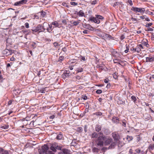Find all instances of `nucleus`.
Returning a JSON list of instances; mask_svg holds the SVG:
<instances>
[{
    "instance_id": "nucleus-45",
    "label": "nucleus",
    "mask_w": 154,
    "mask_h": 154,
    "mask_svg": "<svg viewBox=\"0 0 154 154\" xmlns=\"http://www.w3.org/2000/svg\"><path fill=\"white\" fill-rule=\"evenodd\" d=\"M122 125L125 127L126 126V122H125V121L124 120L122 121Z\"/></svg>"
},
{
    "instance_id": "nucleus-4",
    "label": "nucleus",
    "mask_w": 154,
    "mask_h": 154,
    "mask_svg": "<svg viewBox=\"0 0 154 154\" xmlns=\"http://www.w3.org/2000/svg\"><path fill=\"white\" fill-rule=\"evenodd\" d=\"M131 10L136 13L139 12L142 13H144L145 11L144 8H138L134 7H132Z\"/></svg>"
},
{
    "instance_id": "nucleus-36",
    "label": "nucleus",
    "mask_w": 154,
    "mask_h": 154,
    "mask_svg": "<svg viewBox=\"0 0 154 154\" xmlns=\"http://www.w3.org/2000/svg\"><path fill=\"white\" fill-rule=\"evenodd\" d=\"M100 149H98V148H97L96 147H94L93 149V152H98V150H99Z\"/></svg>"
},
{
    "instance_id": "nucleus-16",
    "label": "nucleus",
    "mask_w": 154,
    "mask_h": 154,
    "mask_svg": "<svg viewBox=\"0 0 154 154\" xmlns=\"http://www.w3.org/2000/svg\"><path fill=\"white\" fill-rule=\"evenodd\" d=\"M50 149L54 152H56V144H53L50 147Z\"/></svg>"
},
{
    "instance_id": "nucleus-21",
    "label": "nucleus",
    "mask_w": 154,
    "mask_h": 154,
    "mask_svg": "<svg viewBox=\"0 0 154 154\" xmlns=\"http://www.w3.org/2000/svg\"><path fill=\"white\" fill-rule=\"evenodd\" d=\"M62 150L64 154H68L70 153H69V151L67 149H63Z\"/></svg>"
},
{
    "instance_id": "nucleus-60",
    "label": "nucleus",
    "mask_w": 154,
    "mask_h": 154,
    "mask_svg": "<svg viewBox=\"0 0 154 154\" xmlns=\"http://www.w3.org/2000/svg\"><path fill=\"white\" fill-rule=\"evenodd\" d=\"M32 30L33 31V33H34V32H37L38 31L36 30V28L35 29H32Z\"/></svg>"
},
{
    "instance_id": "nucleus-30",
    "label": "nucleus",
    "mask_w": 154,
    "mask_h": 154,
    "mask_svg": "<svg viewBox=\"0 0 154 154\" xmlns=\"http://www.w3.org/2000/svg\"><path fill=\"white\" fill-rule=\"evenodd\" d=\"M38 152H39V154H44V153L42 148L41 149H38Z\"/></svg>"
},
{
    "instance_id": "nucleus-48",
    "label": "nucleus",
    "mask_w": 154,
    "mask_h": 154,
    "mask_svg": "<svg viewBox=\"0 0 154 154\" xmlns=\"http://www.w3.org/2000/svg\"><path fill=\"white\" fill-rule=\"evenodd\" d=\"M82 98L84 100H86L87 99V97L86 95L83 96Z\"/></svg>"
},
{
    "instance_id": "nucleus-9",
    "label": "nucleus",
    "mask_w": 154,
    "mask_h": 154,
    "mask_svg": "<svg viewBox=\"0 0 154 154\" xmlns=\"http://www.w3.org/2000/svg\"><path fill=\"white\" fill-rule=\"evenodd\" d=\"M43 151L44 152L45 154H47L49 149V147L46 144H45L42 146L41 147Z\"/></svg>"
},
{
    "instance_id": "nucleus-24",
    "label": "nucleus",
    "mask_w": 154,
    "mask_h": 154,
    "mask_svg": "<svg viewBox=\"0 0 154 154\" xmlns=\"http://www.w3.org/2000/svg\"><path fill=\"white\" fill-rule=\"evenodd\" d=\"M146 42L143 41L142 42V44L145 45L146 47H149V45L148 43V41L147 40H146Z\"/></svg>"
},
{
    "instance_id": "nucleus-6",
    "label": "nucleus",
    "mask_w": 154,
    "mask_h": 154,
    "mask_svg": "<svg viewBox=\"0 0 154 154\" xmlns=\"http://www.w3.org/2000/svg\"><path fill=\"white\" fill-rule=\"evenodd\" d=\"M45 26H48V27H47V28L46 29L47 30L48 32L51 33L52 30L53 29L54 27H53V28H52V24L51 23L49 24H48V23L47 22H45L43 24Z\"/></svg>"
},
{
    "instance_id": "nucleus-31",
    "label": "nucleus",
    "mask_w": 154,
    "mask_h": 154,
    "mask_svg": "<svg viewBox=\"0 0 154 154\" xmlns=\"http://www.w3.org/2000/svg\"><path fill=\"white\" fill-rule=\"evenodd\" d=\"M79 23V22L77 21L73 22L72 24H73L74 26H76L78 25Z\"/></svg>"
},
{
    "instance_id": "nucleus-7",
    "label": "nucleus",
    "mask_w": 154,
    "mask_h": 154,
    "mask_svg": "<svg viewBox=\"0 0 154 154\" xmlns=\"http://www.w3.org/2000/svg\"><path fill=\"white\" fill-rule=\"evenodd\" d=\"M71 74L69 70H66L64 71V73L62 75V77L63 79H65L66 78L68 77Z\"/></svg>"
},
{
    "instance_id": "nucleus-44",
    "label": "nucleus",
    "mask_w": 154,
    "mask_h": 154,
    "mask_svg": "<svg viewBox=\"0 0 154 154\" xmlns=\"http://www.w3.org/2000/svg\"><path fill=\"white\" fill-rule=\"evenodd\" d=\"M128 3L130 5L132 6L133 5V3L131 0H128Z\"/></svg>"
},
{
    "instance_id": "nucleus-47",
    "label": "nucleus",
    "mask_w": 154,
    "mask_h": 154,
    "mask_svg": "<svg viewBox=\"0 0 154 154\" xmlns=\"http://www.w3.org/2000/svg\"><path fill=\"white\" fill-rule=\"evenodd\" d=\"M131 20H132V22H134L137 20L136 18H134L133 17H132L131 18Z\"/></svg>"
},
{
    "instance_id": "nucleus-51",
    "label": "nucleus",
    "mask_w": 154,
    "mask_h": 154,
    "mask_svg": "<svg viewBox=\"0 0 154 154\" xmlns=\"http://www.w3.org/2000/svg\"><path fill=\"white\" fill-rule=\"evenodd\" d=\"M146 15H144V16H140V18L141 19H145L146 18Z\"/></svg>"
},
{
    "instance_id": "nucleus-53",
    "label": "nucleus",
    "mask_w": 154,
    "mask_h": 154,
    "mask_svg": "<svg viewBox=\"0 0 154 154\" xmlns=\"http://www.w3.org/2000/svg\"><path fill=\"white\" fill-rule=\"evenodd\" d=\"M109 81V80L108 79H106L104 80V82L106 83H108Z\"/></svg>"
},
{
    "instance_id": "nucleus-22",
    "label": "nucleus",
    "mask_w": 154,
    "mask_h": 154,
    "mask_svg": "<svg viewBox=\"0 0 154 154\" xmlns=\"http://www.w3.org/2000/svg\"><path fill=\"white\" fill-rule=\"evenodd\" d=\"M51 24L52 25H54V26H55V27H59V24L56 21L52 22L51 23Z\"/></svg>"
},
{
    "instance_id": "nucleus-63",
    "label": "nucleus",
    "mask_w": 154,
    "mask_h": 154,
    "mask_svg": "<svg viewBox=\"0 0 154 154\" xmlns=\"http://www.w3.org/2000/svg\"><path fill=\"white\" fill-rule=\"evenodd\" d=\"M138 46L140 47V48H141V49H143V45L141 44H140L138 45Z\"/></svg>"
},
{
    "instance_id": "nucleus-64",
    "label": "nucleus",
    "mask_w": 154,
    "mask_h": 154,
    "mask_svg": "<svg viewBox=\"0 0 154 154\" xmlns=\"http://www.w3.org/2000/svg\"><path fill=\"white\" fill-rule=\"evenodd\" d=\"M111 86V84L110 83H108L106 86V87L109 88Z\"/></svg>"
},
{
    "instance_id": "nucleus-13",
    "label": "nucleus",
    "mask_w": 154,
    "mask_h": 154,
    "mask_svg": "<svg viewBox=\"0 0 154 154\" xmlns=\"http://www.w3.org/2000/svg\"><path fill=\"white\" fill-rule=\"evenodd\" d=\"M77 15L79 17H85L84 13L83 12L82 10H80L77 13Z\"/></svg>"
},
{
    "instance_id": "nucleus-26",
    "label": "nucleus",
    "mask_w": 154,
    "mask_h": 154,
    "mask_svg": "<svg viewBox=\"0 0 154 154\" xmlns=\"http://www.w3.org/2000/svg\"><path fill=\"white\" fill-rule=\"evenodd\" d=\"M76 130L78 132H81L83 131V129L82 127H79L77 128Z\"/></svg>"
},
{
    "instance_id": "nucleus-49",
    "label": "nucleus",
    "mask_w": 154,
    "mask_h": 154,
    "mask_svg": "<svg viewBox=\"0 0 154 154\" xmlns=\"http://www.w3.org/2000/svg\"><path fill=\"white\" fill-rule=\"evenodd\" d=\"M25 25L26 27L27 28H29V24L28 23H26L25 24Z\"/></svg>"
},
{
    "instance_id": "nucleus-17",
    "label": "nucleus",
    "mask_w": 154,
    "mask_h": 154,
    "mask_svg": "<svg viewBox=\"0 0 154 154\" xmlns=\"http://www.w3.org/2000/svg\"><path fill=\"white\" fill-rule=\"evenodd\" d=\"M148 149L149 151L151 152L152 150H153L154 149V144H150L148 147Z\"/></svg>"
},
{
    "instance_id": "nucleus-34",
    "label": "nucleus",
    "mask_w": 154,
    "mask_h": 154,
    "mask_svg": "<svg viewBox=\"0 0 154 154\" xmlns=\"http://www.w3.org/2000/svg\"><path fill=\"white\" fill-rule=\"evenodd\" d=\"M64 59V57L62 56H61L59 57L58 59V61L61 62L63 61Z\"/></svg>"
},
{
    "instance_id": "nucleus-52",
    "label": "nucleus",
    "mask_w": 154,
    "mask_h": 154,
    "mask_svg": "<svg viewBox=\"0 0 154 154\" xmlns=\"http://www.w3.org/2000/svg\"><path fill=\"white\" fill-rule=\"evenodd\" d=\"M89 31L87 30H85L83 31V32L84 34H88Z\"/></svg>"
},
{
    "instance_id": "nucleus-28",
    "label": "nucleus",
    "mask_w": 154,
    "mask_h": 154,
    "mask_svg": "<svg viewBox=\"0 0 154 154\" xmlns=\"http://www.w3.org/2000/svg\"><path fill=\"white\" fill-rule=\"evenodd\" d=\"M102 113L100 112H96L95 113H94L93 114V115H96L97 116H100L102 115Z\"/></svg>"
},
{
    "instance_id": "nucleus-39",
    "label": "nucleus",
    "mask_w": 154,
    "mask_h": 154,
    "mask_svg": "<svg viewBox=\"0 0 154 154\" xmlns=\"http://www.w3.org/2000/svg\"><path fill=\"white\" fill-rule=\"evenodd\" d=\"M70 3L71 5H78V3L75 2H71Z\"/></svg>"
},
{
    "instance_id": "nucleus-2",
    "label": "nucleus",
    "mask_w": 154,
    "mask_h": 154,
    "mask_svg": "<svg viewBox=\"0 0 154 154\" xmlns=\"http://www.w3.org/2000/svg\"><path fill=\"white\" fill-rule=\"evenodd\" d=\"M95 17L90 16L89 17V20L91 22L99 24L100 23V19H103L104 17L100 15H95Z\"/></svg>"
},
{
    "instance_id": "nucleus-8",
    "label": "nucleus",
    "mask_w": 154,
    "mask_h": 154,
    "mask_svg": "<svg viewBox=\"0 0 154 154\" xmlns=\"http://www.w3.org/2000/svg\"><path fill=\"white\" fill-rule=\"evenodd\" d=\"M27 2V0H22L15 2L14 4V5L15 6H20L22 5L26 4Z\"/></svg>"
},
{
    "instance_id": "nucleus-61",
    "label": "nucleus",
    "mask_w": 154,
    "mask_h": 154,
    "mask_svg": "<svg viewBox=\"0 0 154 154\" xmlns=\"http://www.w3.org/2000/svg\"><path fill=\"white\" fill-rule=\"evenodd\" d=\"M84 130L85 132H86L87 131V127L86 125H85L84 128Z\"/></svg>"
},
{
    "instance_id": "nucleus-57",
    "label": "nucleus",
    "mask_w": 154,
    "mask_h": 154,
    "mask_svg": "<svg viewBox=\"0 0 154 154\" xmlns=\"http://www.w3.org/2000/svg\"><path fill=\"white\" fill-rule=\"evenodd\" d=\"M135 151L137 153H140V150L139 149H136Z\"/></svg>"
},
{
    "instance_id": "nucleus-43",
    "label": "nucleus",
    "mask_w": 154,
    "mask_h": 154,
    "mask_svg": "<svg viewBox=\"0 0 154 154\" xmlns=\"http://www.w3.org/2000/svg\"><path fill=\"white\" fill-rule=\"evenodd\" d=\"M97 3V0H94V1L91 2V3L92 5H94Z\"/></svg>"
},
{
    "instance_id": "nucleus-20",
    "label": "nucleus",
    "mask_w": 154,
    "mask_h": 154,
    "mask_svg": "<svg viewBox=\"0 0 154 154\" xmlns=\"http://www.w3.org/2000/svg\"><path fill=\"white\" fill-rule=\"evenodd\" d=\"M63 138V135L60 134L57 135L56 137L57 139L58 140H61Z\"/></svg>"
},
{
    "instance_id": "nucleus-41",
    "label": "nucleus",
    "mask_w": 154,
    "mask_h": 154,
    "mask_svg": "<svg viewBox=\"0 0 154 154\" xmlns=\"http://www.w3.org/2000/svg\"><path fill=\"white\" fill-rule=\"evenodd\" d=\"M102 92V91L100 89H98L96 91V93L97 94H100Z\"/></svg>"
},
{
    "instance_id": "nucleus-54",
    "label": "nucleus",
    "mask_w": 154,
    "mask_h": 154,
    "mask_svg": "<svg viewBox=\"0 0 154 154\" xmlns=\"http://www.w3.org/2000/svg\"><path fill=\"white\" fill-rule=\"evenodd\" d=\"M80 58L82 60H83V61H85V57H84L81 56Z\"/></svg>"
},
{
    "instance_id": "nucleus-12",
    "label": "nucleus",
    "mask_w": 154,
    "mask_h": 154,
    "mask_svg": "<svg viewBox=\"0 0 154 154\" xmlns=\"http://www.w3.org/2000/svg\"><path fill=\"white\" fill-rule=\"evenodd\" d=\"M112 121L113 122L117 124L119 122V119L117 117H113L112 118Z\"/></svg>"
},
{
    "instance_id": "nucleus-62",
    "label": "nucleus",
    "mask_w": 154,
    "mask_h": 154,
    "mask_svg": "<svg viewBox=\"0 0 154 154\" xmlns=\"http://www.w3.org/2000/svg\"><path fill=\"white\" fill-rule=\"evenodd\" d=\"M34 17L36 19H39V17L38 16L36 15H34Z\"/></svg>"
},
{
    "instance_id": "nucleus-15",
    "label": "nucleus",
    "mask_w": 154,
    "mask_h": 154,
    "mask_svg": "<svg viewBox=\"0 0 154 154\" xmlns=\"http://www.w3.org/2000/svg\"><path fill=\"white\" fill-rule=\"evenodd\" d=\"M146 62H152L154 61V57H146Z\"/></svg>"
},
{
    "instance_id": "nucleus-19",
    "label": "nucleus",
    "mask_w": 154,
    "mask_h": 154,
    "mask_svg": "<svg viewBox=\"0 0 154 154\" xmlns=\"http://www.w3.org/2000/svg\"><path fill=\"white\" fill-rule=\"evenodd\" d=\"M9 126L8 125H0V128L3 129H6L8 128Z\"/></svg>"
},
{
    "instance_id": "nucleus-58",
    "label": "nucleus",
    "mask_w": 154,
    "mask_h": 154,
    "mask_svg": "<svg viewBox=\"0 0 154 154\" xmlns=\"http://www.w3.org/2000/svg\"><path fill=\"white\" fill-rule=\"evenodd\" d=\"M148 12H147V13L148 14H149V15H154V14H153V12H149V11H148Z\"/></svg>"
},
{
    "instance_id": "nucleus-35",
    "label": "nucleus",
    "mask_w": 154,
    "mask_h": 154,
    "mask_svg": "<svg viewBox=\"0 0 154 154\" xmlns=\"http://www.w3.org/2000/svg\"><path fill=\"white\" fill-rule=\"evenodd\" d=\"M131 99L132 100H133L134 101V102H135L137 100L136 97L134 96H132L131 97Z\"/></svg>"
},
{
    "instance_id": "nucleus-46",
    "label": "nucleus",
    "mask_w": 154,
    "mask_h": 154,
    "mask_svg": "<svg viewBox=\"0 0 154 154\" xmlns=\"http://www.w3.org/2000/svg\"><path fill=\"white\" fill-rule=\"evenodd\" d=\"M28 30H22V32L23 33H26V32H27V33L26 35H26H27L28 34V33H29V32H28Z\"/></svg>"
},
{
    "instance_id": "nucleus-25",
    "label": "nucleus",
    "mask_w": 154,
    "mask_h": 154,
    "mask_svg": "<svg viewBox=\"0 0 154 154\" xmlns=\"http://www.w3.org/2000/svg\"><path fill=\"white\" fill-rule=\"evenodd\" d=\"M135 49L137 53H140L141 51V48L138 46V45L135 48Z\"/></svg>"
},
{
    "instance_id": "nucleus-37",
    "label": "nucleus",
    "mask_w": 154,
    "mask_h": 154,
    "mask_svg": "<svg viewBox=\"0 0 154 154\" xmlns=\"http://www.w3.org/2000/svg\"><path fill=\"white\" fill-rule=\"evenodd\" d=\"M62 147L56 144V149L58 150H61Z\"/></svg>"
},
{
    "instance_id": "nucleus-18",
    "label": "nucleus",
    "mask_w": 154,
    "mask_h": 154,
    "mask_svg": "<svg viewBox=\"0 0 154 154\" xmlns=\"http://www.w3.org/2000/svg\"><path fill=\"white\" fill-rule=\"evenodd\" d=\"M98 134L96 132H94L91 135V137L92 138H97L98 137Z\"/></svg>"
},
{
    "instance_id": "nucleus-59",
    "label": "nucleus",
    "mask_w": 154,
    "mask_h": 154,
    "mask_svg": "<svg viewBox=\"0 0 154 154\" xmlns=\"http://www.w3.org/2000/svg\"><path fill=\"white\" fill-rule=\"evenodd\" d=\"M54 45L55 47H56L58 45V44L57 43L55 42L54 43Z\"/></svg>"
},
{
    "instance_id": "nucleus-3",
    "label": "nucleus",
    "mask_w": 154,
    "mask_h": 154,
    "mask_svg": "<svg viewBox=\"0 0 154 154\" xmlns=\"http://www.w3.org/2000/svg\"><path fill=\"white\" fill-rule=\"evenodd\" d=\"M112 136L114 139L115 141L111 144V145L114 146L116 145L118 141L119 140V136L118 133L116 132H114L112 133Z\"/></svg>"
},
{
    "instance_id": "nucleus-29",
    "label": "nucleus",
    "mask_w": 154,
    "mask_h": 154,
    "mask_svg": "<svg viewBox=\"0 0 154 154\" xmlns=\"http://www.w3.org/2000/svg\"><path fill=\"white\" fill-rule=\"evenodd\" d=\"M133 139V137L132 136H130L128 135L127 137V139L128 141H130L131 140Z\"/></svg>"
},
{
    "instance_id": "nucleus-10",
    "label": "nucleus",
    "mask_w": 154,
    "mask_h": 154,
    "mask_svg": "<svg viewBox=\"0 0 154 154\" xmlns=\"http://www.w3.org/2000/svg\"><path fill=\"white\" fill-rule=\"evenodd\" d=\"M12 53V52L11 50H10L7 49H6L3 51V54L6 55V56L11 55Z\"/></svg>"
},
{
    "instance_id": "nucleus-56",
    "label": "nucleus",
    "mask_w": 154,
    "mask_h": 154,
    "mask_svg": "<svg viewBox=\"0 0 154 154\" xmlns=\"http://www.w3.org/2000/svg\"><path fill=\"white\" fill-rule=\"evenodd\" d=\"M55 117V116H54V115H52L51 116H50L49 117V118L50 119H53Z\"/></svg>"
},
{
    "instance_id": "nucleus-11",
    "label": "nucleus",
    "mask_w": 154,
    "mask_h": 154,
    "mask_svg": "<svg viewBox=\"0 0 154 154\" xmlns=\"http://www.w3.org/2000/svg\"><path fill=\"white\" fill-rule=\"evenodd\" d=\"M103 37L104 38L108 39L109 40H110V39H114L113 37L108 34H105Z\"/></svg>"
},
{
    "instance_id": "nucleus-1",
    "label": "nucleus",
    "mask_w": 154,
    "mask_h": 154,
    "mask_svg": "<svg viewBox=\"0 0 154 154\" xmlns=\"http://www.w3.org/2000/svg\"><path fill=\"white\" fill-rule=\"evenodd\" d=\"M99 136L96 140V144L97 146H102L103 145L104 142L106 145H108L112 143V139L109 137H106L104 136L101 132L99 133Z\"/></svg>"
},
{
    "instance_id": "nucleus-40",
    "label": "nucleus",
    "mask_w": 154,
    "mask_h": 154,
    "mask_svg": "<svg viewBox=\"0 0 154 154\" xmlns=\"http://www.w3.org/2000/svg\"><path fill=\"white\" fill-rule=\"evenodd\" d=\"M126 50H125V53H128V51L129 48V47H128V46H127V45H126Z\"/></svg>"
},
{
    "instance_id": "nucleus-23",
    "label": "nucleus",
    "mask_w": 154,
    "mask_h": 154,
    "mask_svg": "<svg viewBox=\"0 0 154 154\" xmlns=\"http://www.w3.org/2000/svg\"><path fill=\"white\" fill-rule=\"evenodd\" d=\"M39 14H40L42 17H44L46 15V13L44 11H42V12L39 13Z\"/></svg>"
},
{
    "instance_id": "nucleus-32",
    "label": "nucleus",
    "mask_w": 154,
    "mask_h": 154,
    "mask_svg": "<svg viewBox=\"0 0 154 154\" xmlns=\"http://www.w3.org/2000/svg\"><path fill=\"white\" fill-rule=\"evenodd\" d=\"M2 154H9V153L7 150H4V149L1 152Z\"/></svg>"
},
{
    "instance_id": "nucleus-42",
    "label": "nucleus",
    "mask_w": 154,
    "mask_h": 154,
    "mask_svg": "<svg viewBox=\"0 0 154 154\" xmlns=\"http://www.w3.org/2000/svg\"><path fill=\"white\" fill-rule=\"evenodd\" d=\"M120 5V3L118 2H116L114 3L113 5V7H115L116 6L119 5Z\"/></svg>"
},
{
    "instance_id": "nucleus-50",
    "label": "nucleus",
    "mask_w": 154,
    "mask_h": 154,
    "mask_svg": "<svg viewBox=\"0 0 154 154\" xmlns=\"http://www.w3.org/2000/svg\"><path fill=\"white\" fill-rule=\"evenodd\" d=\"M47 154H54L53 151L48 150V152Z\"/></svg>"
},
{
    "instance_id": "nucleus-27",
    "label": "nucleus",
    "mask_w": 154,
    "mask_h": 154,
    "mask_svg": "<svg viewBox=\"0 0 154 154\" xmlns=\"http://www.w3.org/2000/svg\"><path fill=\"white\" fill-rule=\"evenodd\" d=\"M84 27L85 28L88 29H89V28L91 27L93 28L92 27L91 25H90L89 24H85Z\"/></svg>"
},
{
    "instance_id": "nucleus-5",
    "label": "nucleus",
    "mask_w": 154,
    "mask_h": 154,
    "mask_svg": "<svg viewBox=\"0 0 154 154\" xmlns=\"http://www.w3.org/2000/svg\"><path fill=\"white\" fill-rule=\"evenodd\" d=\"M45 26L44 25H43L42 26L41 24H38L35 27L36 30L38 32H44L46 30L45 28Z\"/></svg>"
},
{
    "instance_id": "nucleus-38",
    "label": "nucleus",
    "mask_w": 154,
    "mask_h": 154,
    "mask_svg": "<svg viewBox=\"0 0 154 154\" xmlns=\"http://www.w3.org/2000/svg\"><path fill=\"white\" fill-rule=\"evenodd\" d=\"M152 25V23H146V25L145 26L146 27H148L151 26Z\"/></svg>"
},
{
    "instance_id": "nucleus-55",
    "label": "nucleus",
    "mask_w": 154,
    "mask_h": 154,
    "mask_svg": "<svg viewBox=\"0 0 154 154\" xmlns=\"http://www.w3.org/2000/svg\"><path fill=\"white\" fill-rule=\"evenodd\" d=\"M145 18H146L145 19V20L144 21L146 20L147 21H150V19L149 18L146 17Z\"/></svg>"
},
{
    "instance_id": "nucleus-33",
    "label": "nucleus",
    "mask_w": 154,
    "mask_h": 154,
    "mask_svg": "<svg viewBox=\"0 0 154 154\" xmlns=\"http://www.w3.org/2000/svg\"><path fill=\"white\" fill-rule=\"evenodd\" d=\"M77 71L78 72H82L83 71V69L82 68H79L77 69Z\"/></svg>"
},
{
    "instance_id": "nucleus-14",
    "label": "nucleus",
    "mask_w": 154,
    "mask_h": 154,
    "mask_svg": "<svg viewBox=\"0 0 154 154\" xmlns=\"http://www.w3.org/2000/svg\"><path fill=\"white\" fill-rule=\"evenodd\" d=\"M95 129L96 131L99 132L101 130V126L100 125H97L95 127Z\"/></svg>"
}]
</instances>
